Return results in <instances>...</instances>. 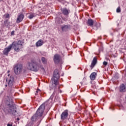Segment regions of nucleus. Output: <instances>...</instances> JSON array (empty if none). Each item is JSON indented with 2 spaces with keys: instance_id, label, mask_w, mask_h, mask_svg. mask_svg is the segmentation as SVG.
<instances>
[{
  "instance_id": "obj_6",
  "label": "nucleus",
  "mask_w": 126,
  "mask_h": 126,
  "mask_svg": "<svg viewBox=\"0 0 126 126\" xmlns=\"http://www.w3.org/2000/svg\"><path fill=\"white\" fill-rule=\"evenodd\" d=\"M23 65L21 63H17L14 65L13 70L15 74L18 75L22 72Z\"/></svg>"
},
{
  "instance_id": "obj_34",
  "label": "nucleus",
  "mask_w": 126,
  "mask_h": 126,
  "mask_svg": "<svg viewBox=\"0 0 126 126\" xmlns=\"http://www.w3.org/2000/svg\"><path fill=\"white\" fill-rule=\"evenodd\" d=\"M38 7H39L40 8H41V7H40V6H38Z\"/></svg>"
},
{
  "instance_id": "obj_18",
  "label": "nucleus",
  "mask_w": 126,
  "mask_h": 126,
  "mask_svg": "<svg viewBox=\"0 0 126 126\" xmlns=\"http://www.w3.org/2000/svg\"><path fill=\"white\" fill-rule=\"evenodd\" d=\"M41 60L42 63L46 64L47 61V59L45 57H42Z\"/></svg>"
},
{
  "instance_id": "obj_14",
  "label": "nucleus",
  "mask_w": 126,
  "mask_h": 126,
  "mask_svg": "<svg viewBox=\"0 0 126 126\" xmlns=\"http://www.w3.org/2000/svg\"><path fill=\"white\" fill-rule=\"evenodd\" d=\"M62 13L64 15H68L69 14V10H68L66 8H64L62 9Z\"/></svg>"
},
{
  "instance_id": "obj_7",
  "label": "nucleus",
  "mask_w": 126,
  "mask_h": 126,
  "mask_svg": "<svg viewBox=\"0 0 126 126\" xmlns=\"http://www.w3.org/2000/svg\"><path fill=\"white\" fill-rule=\"evenodd\" d=\"M68 118V110H65L61 115V121H65L66 119Z\"/></svg>"
},
{
  "instance_id": "obj_26",
  "label": "nucleus",
  "mask_w": 126,
  "mask_h": 126,
  "mask_svg": "<svg viewBox=\"0 0 126 126\" xmlns=\"http://www.w3.org/2000/svg\"><path fill=\"white\" fill-rule=\"evenodd\" d=\"M7 126H12V124H8Z\"/></svg>"
},
{
  "instance_id": "obj_10",
  "label": "nucleus",
  "mask_w": 126,
  "mask_h": 126,
  "mask_svg": "<svg viewBox=\"0 0 126 126\" xmlns=\"http://www.w3.org/2000/svg\"><path fill=\"white\" fill-rule=\"evenodd\" d=\"M14 81V77L13 76H11L8 80V86L9 87H12L13 86V82Z\"/></svg>"
},
{
  "instance_id": "obj_11",
  "label": "nucleus",
  "mask_w": 126,
  "mask_h": 126,
  "mask_svg": "<svg viewBox=\"0 0 126 126\" xmlns=\"http://www.w3.org/2000/svg\"><path fill=\"white\" fill-rule=\"evenodd\" d=\"M96 63H97V58H96L95 57H94L91 65V67L92 69V68H93V67H94V66H95Z\"/></svg>"
},
{
  "instance_id": "obj_36",
  "label": "nucleus",
  "mask_w": 126,
  "mask_h": 126,
  "mask_svg": "<svg viewBox=\"0 0 126 126\" xmlns=\"http://www.w3.org/2000/svg\"><path fill=\"white\" fill-rule=\"evenodd\" d=\"M8 76H9V74H8Z\"/></svg>"
},
{
  "instance_id": "obj_13",
  "label": "nucleus",
  "mask_w": 126,
  "mask_h": 126,
  "mask_svg": "<svg viewBox=\"0 0 126 126\" xmlns=\"http://www.w3.org/2000/svg\"><path fill=\"white\" fill-rule=\"evenodd\" d=\"M44 41L42 39H39L35 44L36 47H41L44 44Z\"/></svg>"
},
{
  "instance_id": "obj_22",
  "label": "nucleus",
  "mask_w": 126,
  "mask_h": 126,
  "mask_svg": "<svg viewBox=\"0 0 126 126\" xmlns=\"http://www.w3.org/2000/svg\"><path fill=\"white\" fill-rule=\"evenodd\" d=\"M40 91L39 89H38L36 91V92L35 93V95H38V93H39V92Z\"/></svg>"
},
{
  "instance_id": "obj_21",
  "label": "nucleus",
  "mask_w": 126,
  "mask_h": 126,
  "mask_svg": "<svg viewBox=\"0 0 126 126\" xmlns=\"http://www.w3.org/2000/svg\"><path fill=\"white\" fill-rule=\"evenodd\" d=\"M116 11L118 13H120V12L121 11V7H118L117 8Z\"/></svg>"
},
{
  "instance_id": "obj_4",
  "label": "nucleus",
  "mask_w": 126,
  "mask_h": 126,
  "mask_svg": "<svg viewBox=\"0 0 126 126\" xmlns=\"http://www.w3.org/2000/svg\"><path fill=\"white\" fill-rule=\"evenodd\" d=\"M7 105L8 106L7 111L9 114L10 115H13V116H15V114H16V105L15 104H13V101L12 99L9 98L8 99L7 102Z\"/></svg>"
},
{
  "instance_id": "obj_35",
  "label": "nucleus",
  "mask_w": 126,
  "mask_h": 126,
  "mask_svg": "<svg viewBox=\"0 0 126 126\" xmlns=\"http://www.w3.org/2000/svg\"><path fill=\"white\" fill-rule=\"evenodd\" d=\"M7 72H8V73L9 72V70H8Z\"/></svg>"
},
{
  "instance_id": "obj_17",
  "label": "nucleus",
  "mask_w": 126,
  "mask_h": 126,
  "mask_svg": "<svg viewBox=\"0 0 126 126\" xmlns=\"http://www.w3.org/2000/svg\"><path fill=\"white\" fill-rule=\"evenodd\" d=\"M69 26L67 25H64L62 27V31H66L69 28Z\"/></svg>"
},
{
  "instance_id": "obj_24",
  "label": "nucleus",
  "mask_w": 126,
  "mask_h": 126,
  "mask_svg": "<svg viewBox=\"0 0 126 126\" xmlns=\"http://www.w3.org/2000/svg\"><path fill=\"white\" fill-rule=\"evenodd\" d=\"M103 65H107L108 64V62H106V61H104L103 63Z\"/></svg>"
},
{
  "instance_id": "obj_8",
  "label": "nucleus",
  "mask_w": 126,
  "mask_h": 126,
  "mask_svg": "<svg viewBox=\"0 0 126 126\" xmlns=\"http://www.w3.org/2000/svg\"><path fill=\"white\" fill-rule=\"evenodd\" d=\"M61 60H62L61 55L59 54H55L54 56L53 60L55 63H56V64H58V63H60V62H61Z\"/></svg>"
},
{
  "instance_id": "obj_16",
  "label": "nucleus",
  "mask_w": 126,
  "mask_h": 126,
  "mask_svg": "<svg viewBox=\"0 0 126 126\" xmlns=\"http://www.w3.org/2000/svg\"><path fill=\"white\" fill-rule=\"evenodd\" d=\"M120 92H125L126 91V86L125 85L122 84L120 87Z\"/></svg>"
},
{
  "instance_id": "obj_1",
  "label": "nucleus",
  "mask_w": 126,
  "mask_h": 126,
  "mask_svg": "<svg viewBox=\"0 0 126 126\" xmlns=\"http://www.w3.org/2000/svg\"><path fill=\"white\" fill-rule=\"evenodd\" d=\"M60 73L58 69H55L54 71L53 77L51 78V81L52 82V85L50 87V90H54L53 94L51 95L49 99L47 100L48 102L50 101V103L53 102V99L54 96L56 94V92L57 91V85H59V79H60Z\"/></svg>"
},
{
  "instance_id": "obj_5",
  "label": "nucleus",
  "mask_w": 126,
  "mask_h": 126,
  "mask_svg": "<svg viewBox=\"0 0 126 126\" xmlns=\"http://www.w3.org/2000/svg\"><path fill=\"white\" fill-rule=\"evenodd\" d=\"M27 68L32 71H37L39 69V65L36 61H32L28 63Z\"/></svg>"
},
{
  "instance_id": "obj_2",
  "label": "nucleus",
  "mask_w": 126,
  "mask_h": 126,
  "mask_svg": "<svg viewBox=\"0 0 126 126\" xmlns=\"http://www.w3.org/2000/svg\"><path fill=\"white\" fill-rule=\"evenodd\" d=\"M24 43V41L22 40H19L18 41H14L12 42L11 44H10L7 48H5L3 51V55L5 56H8V53L11 51V49H12V47L16 52H19L20 50L23 48V44Z\"/></svg>"
},
{
  "instance_id": "obj_23",
  "label": "nucleus",
  "mask_w": 126,
  "mask_h": 126,
  "mask_svg": "<svg viewBox=\"0 0 126 126\" xmlns=\"http://www.w3.org/2000/svg\"><path fill=\"white\" fill-rule=\"evenodd\" d=\"M5 16V18H9L10 17L9 14H6Z\"/></svg>"
},
{
  "instance_id": "obj_27",
  "label": "nucleus",
  "mask_w": 126,
  "mask_h": 126,
  "mask_svg": "<svg viewBox=\"0 0 126 126\" xmlns=\"http://www.w3.org/2000/svg\"><path fill=\"white\" fill-rule=\"evenodd\" d=\"M41 69H42L43 71H45V69L44 68V67H42Z\"/></svg>"
},
{
  "instance_id": "obj_3",
  "label": "nucleus",
  "mask_w": 126,
  "mask_h": 126,
  "mask_svg": "<svg viewBox=\"0 0 126 126\" xmlns=\"http://www.w3.org/2000/svg\"><path fill=\"white\" fill-rule=\"evenodd\" d=\"M44 112H45V104H42L38 108L35 114L32 117V121L35 122V121H38V126H39L43 119L42 116H43Z\"/></svg>"
},
{
  "instance_id": "obj_9",
  "label": "nucleus",
  "mask_w": 126,
  "mask_h": 126,
  "mask_svg": "<svg viewBox=\"0 0 126 126\" xmlns=\"http://www.w3.org/2000/svg\"><path fill=\"white\" fill-rule=\"evenodd\" d=\"M24 18V15H23V14L22 13L20 14L18 16V17L16 20L17 23H20V22H21L22 20H23Z\"/></svg>"
},
{
  "instance_id": "obj_30",
  "label": "nucleus",
  "mask_w": 126,
  "mask_h": 126,
  "mask_svg": "<svg viewBox=\"0 0 126 126\" xmlns=\"http://www.w3.org/2000/svg\"><path fill=\"white\" fill-rule=\"evenodd\" d=\"M64 21H66V20H67V19H64Z\"/></svg>"
},
{
  "instance_id": "obj_32",
  "label": "nucleus",
  "mask_w": 126,
  "mask_h": 126,
  "mask_svg": "<svg viewBox=\"0 0 126 126\" xmlns=\"http://www.w3.org/2000/svg\"><path fill=\"white\" fill-rule=\"evenodd\" d=\"M62 76H63V73L62 74Z\"/></svg>"
},
{
  "instance_id": "obj_29",
  "label": "nucleus",
  "mask_w": 126,
  "mask_h": 126,
  "mask_svg": "<svg viewBox=\"0 0 126 126\" xmlns=\"http://www.w3.org/2000/svg\"><path fill=\"white\" fill-rule=\"evenodd\" d=\"M3 0H0V2H1V1H3Z\"/></svg>"
},
{
  "instance_id": "obj_31",
  "label": "nucleus",
  "mask_w": 126,
  "mask_h": 126,
  "mask_svg": "<svg viewBox=\"0 0 126 126\" xmlns=\"http://www.w3.org/2000/svg\"><path fill=\"white\" fill-rule=\"evenodd\" d=\"M80 83H81V85H82V82H80Z\"/></svg>"
},
{
  "instance_id": "obj_28",
  "label": "nucleus",
  "mask_w": 126,
  "mask_h": 126,
  "mask_svg": "<svg viewBox=\"0 0 126 126\" xmlns=\"http://www.w3.org/2000/svg\"><path fill=\"white\" fill-rule=\"evenodd\" d=\"M20 120V119H19V118H17V121H19Z\"/></svg>"
},
{
  "instance_id": "obj_12",
  "label": "nucleus",
  "mask_w": 126,
  "mask_h": 126,
  "mask_svg": "<svg viewBox=\"0 0 126 126\" xmlns=\"http://www.w3.org/2000/svg\"><path fill=\"white\" fill-rule=\"evenodd\" d=\"M96 76H97V73L93 72L90 76L91 80H95L96 79Z\"/></svg>"
},
{
  "instance_id": "obj_19",
  "label": "nucleus",
  "mask_w": 126,
  "mask_h": 126,
  "mask_svg": "<svg viewBox=\"0 0 126 126\" xmlns=\"http://www.w3.org/2000/svg\"><path fill=\"white\" fill-rule=\"evenodd\" d=\"M4 23L5 24V26H8V25H9V21H8V20H6L5 21H4Z\"/></svg>"
},
{
  "instance_id": "obj_33",
  "label": "nucleus",
  "mask_w": 126,
  "mask_h": 126,
  "mask_svg": "<svg viewBox=\"0 0 126 126\" xmlns=\"http://www.w3.org/2000/svg\"><path fill=\"white\" fill-rule=\"evenodd\" d=\"M5 87H7V85H5Z\"/></svg>"
},
{
  "instance_id": "obj_25",
  "label": "nucleus",
  "mask_w": 126,
  "mask_h": 126,
  "mask_svg": "<svg viewBox=\"0 0 126 126\" xmlns=\"http://www.w3.org/2000/svg\"><path fill=\"white\" fill-rule=\"evenodd\" d=\"M14 31H13L11 32V35H14Z\"/></svg>"
},
{
  "instance_id": "obj_20",
  "label": "nucleus",
  "mask_w": 126,
  "mask_h": 126,
  "mask_svg": "<svg viewBox=\"0 0 126 126\" xmlns=\"http://www.w3.org/2000/svg\"><path fill=\"white\" fill-rule=\"evenodd\" d=\"M33 17H34V15L32 14H30L29 16V18L30 19H32V18H33Z\"/></svg>"
},
{
  "instance_id": "obj_15",
  "label": "nucleus",
  "mask_w": 126,
  "mask_h": 126,
  "mask_svg": "<svg viewBox=\"0 0 126 126\" xmlns=\"http://www.w3.org/2000/svg\"><path fill=\"white\" fill-rule=\"evenodd\" d=\"M87 24L88 25V26H93V24H94V21L91 19H88L87 22Z\"/></svg>"
}]
</instances>
